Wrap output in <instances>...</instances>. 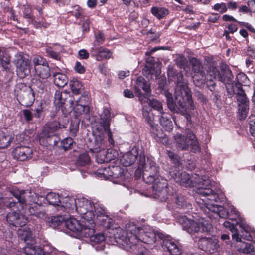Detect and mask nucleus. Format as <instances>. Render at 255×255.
Returning a JSON list of instances; mask_svg holds the SVG:
<instances>
[{"label":"nucleus","mask_w":255,"mask_h":255,"mask_svg":"<svg viewBox=\"0 0 255 255\" xmlns=\"http://www.w3.org/2000/svg\"><path fill=\"white\" fill-rule=\"evenodd\" d=\"M165 96L167 104L170 110L185 116L187 122L191 124V117L187 113V111L193 110L195 109V106L192 98L191 90L188 87L182 74L178 73L177 75L175 100L174 101L172 94L169 92H167Z\"/></svg>","instance_id":"obj_1"},{"label":"nucleus","mask_w":255,"mask_h":255,"mask_svg":"<svg viewBox=\"0 0 255 255\" xmlns=\"http://www.w3.org/2000/svg\"><path fill=\"white\" fill-rule=\"evenodd\" d=\"M164 237L162 233L157 231H145L133 223H129L126 225L125 235H123L120 239L121 244L128 251L134 252L139 249V244L144 243L146 246L145 249L148 248L149 245H152L157 241H161Z\"/></svg>","instance_id":"obj_2"},{"label":"nucleus","mask_w":255,"mask_h":255,"mask_svg":"<svg viewBox=\"0 0 255 255\" xmlns=\"http://www.w3.org/2000/svg\"><path fill=\"white\" fill-rule=\"evenodd\" d=\"M234 213L238 218V220H232V223L228 221L224 222L223 225L226 228H228L232 232L233 239L237 241L235 247L237 250L245 254H252L255 253L254 247L251 243H247L241 241L240 236L248 240H250L252 237L249 231V228L244 220L239 217V213L235 211Z\"/></svg>","instance_id":"obj_3"},{"label":"nucleus","mask_w":255,"mask_h":255,"mask_svg":"<svg viewBox=\"0 0 255 255\" xmlns=\"http://www.w3.org/2000/svg\"><path fill=\"white\" fill-rule=\"evenodd\" d=\"M210 181L209 179H202V182L200 181L199 187L196 191L201 198L199 200H196V203L203 204L209 211L213 209V206H216L214 203L218 202L219 200L218 195L210 188Z\"/></svg>","instance_id":"obj_4"},{"label":"nucleus","mask_w":255,"mask_h":255,"mask_svg":"<svg viewBox=\"0 0 255 255\" xmlns=\"http://www.w3.org/2000/svg\"><path fill=\"white\" fill-rule=\"evenodd\" d=\"M178 221L183 229L190 234L199 231L209 232L212 227L211 224L207 221L197 222L185 216H180Z\"/></svg>","instance_id":"obj_5"},{"label":"nucleus","mask_w":255,"mask_h":255,"mask_svg":"<svg viewBox=\"0 0 255 255\" xmlns=\"http://www.w3.org/2000/svg\"><path fill=\"white\" fill-rule=\"evenodd\" d=\"M111 112L108 109H104L100 115V118L98 121L99 125L97 126L96 129L99 131L103 130L107 134L109 147H112L114 145V140L113 138L112 133L110 129Z\"/></svg>","instance_id":"obj_6"},{"label":"nucleus","mask_w":255,"mask_h":255,"mask_svg":"<svg viewBox=\"0 0 255 255\" xmlns=\"http://www.w3.org/2000/svg\"><path fill=\"white\" fill-rule=\"evenodd\" d=\"M13 62L16 66L17 73L20 77L24 78L30 74V61L23 53H17L14 56Z\"/></svg>","instance_id":"obj_7"},{"label":"nucleus","mask_w":255,"mask_h":255,"mask_svg":"<svg viewBox=\"0 0 255 255\" xmlns=\"http://www.w3.org/2000/svg\"><path fill=\"white\" fill-rule=\"evenodd\" d=\"M220 69L219 81L225 85L228 96H232L234 93V87L237 83L233 81V75L227 65L221 64Z\"/></svg>","instance_id":"obj_8"},{"label":"nucleus","mask_w":255,"mask_h":255,"mask_svg":"<svg viewBox=\"0 0 255 255\" xmlns=\"http://www.w3.org/2000/svg\"><path fill=\"white\" fill-rule=\"evenodd\" d=\"M149 183L151 184V183ZM151 183L153 184V194L154 198L161 200L165 199L168 193L167 180L160 176Z\"/></svg>","instance_id":"obj_9"},{"label":"nucleus","mask_w":255,"mask_h":255,"mask_svg":"<svg viewBox=\"0 0 255 255\" xmlns=\"http://www.w3.org/2000/svg\"><path fill=\"white\" fill-rule=\"evenodd\" d=\"M159 167L152 160L148 159V164L143 170L142 178L146 183H151L159 177Z\"/></svg>","instance_id":"obj_10"},{"label":"nucleus","mask_w":255,"mask_h":255,"mask_svg":"<svg viewBox=\"0 0 255 255\" xmlns=\"http://www.w3.org/2000/svg\"><path fill=\"white\" fill-rule=\"evenodd\" d=\"M141 89L144 90L147 94L150 93L151 89L150 84L142 77H139L136 81L135 85V92L136 95L139 97V100L142 104L148 102L149 99L142 94L140 91Z\"/></svg>","instance_id":"obj_11"},{"label":"nucleus","mask_w":255,"mask_h":255,"mask_svg":"<svg viewBox=\"0 0 255 255\" xmlns=\"http://www.w3.org/2000/svg\"><path fill=\"white\" fill-rule=\"evenodd\" d=\"M198 245L199 248L210 254L215 252L219 247L218 240L214 238H201Z\"/></svg>","instance_id":"obj_12"},{"label":"nucleus","mask_w":255,"mask_h":255,"mask_svg":"<svg viewBox=\"0 0 255 255\" xmlns=\"http://www.w3.org/2000/svg\"><path fill=\"white\" fill-rule=\"evenodd\" d=\"M7 222L15 227H22L27 223V218L24 215L18 212L11 211L6 216Z\"/></svg>","instance_id":"obj_13"},{"label":"nucleus","mask_w":255,"mask_h":255,"mask_svg":"<svg viewBox=\"0 0 255 255\" xmlns=\"http://www.w3.org/2000/svg\"><path fill=\"white\" fill-rule=\"evenodd\" d=\"M162 246L164 249H166L172 255H180L183 251L182 246L176 241L165 238L161 240Z\"/></svg>","instance_id":"obj_14"},{"label":"nucleus","mask_w":255,"mask_h":255,"mask_svg":"<svg viewBox=\"0 0 255 255\" xmlns=\"http://www.w3.org/2000/svg\"><path fill=\"white\" fill-rule=\"evenodd\" d=\"M32 153V149L27 146H18L12 151L14 158L21 161L30 159Z\"/></svg>","instance_id":"obj_15"},{"label":"nucleus","mask_w":255,"mask_h":255,"mask_svg":"<svg viewBox=\"0 0 255 255\" xmlns=\"http://www.w3.org/2000/svg\"><path fill=\"white\" fill-rule=\"evenodd\" d=\"M233 90L234 93L233 95L229 97L232 98L236 94L238 106L249 105V100L244 90L242 88V85L241 83L237 82V83L235 84Z\"/></svg>","instance_id":"obj_16"},{"label":"nucleus","mask_w":255,"mask_h":255,"mask_svg":"<svg viewBox=\"0 0 255 255\" xmlns=\"http://www.w3.org/2000/svg\"><path fill=\"white\" fill-rule=\"evenodd\" d=\"M102 174L113 179H120L121 180L125 179L124 169L119 166H110L105 168Z\"/></svg>","instance_id":"obj_17"},{"label":"nucleus","mask_w":255,"mask_h":255,"mask_svg":"<svg viewBox=\"0 0 255 255\" xmlns=\"http://www.w3.org/2000/svg\"><path fill=\"white\" fill-rule=\"evenodd\" d=\"M160 73L159 66L157 63L149 62L142 69V74L148 79H153L154 77L157 78Z\"/></svg>","instance_id":"obj_18"},{"label":"nucleus","mask_w":255,"mask_h":255,"mask_svg":"<svg viewBox=\"0 0 255 255\" xmlns=\"http://www.w3.org/2000/svg\"><path fill=\"white\" fill-rule=\"evenodd\" d=\"M138 154L137 148L134 147L129 152L123 155L121 159V162L124 166H129L134 163Z\"/></svg>","instance_id":"obj_19"},{"label":"nucleus","mask_w":255,"mask_h":255,"mask_svg":"<svg viewBox=\"0 0 255 255\" xmlns=\"http://www.w3.org/2000/svg\"><path fill=\"white\" fill-rule=\"evenodd\" d=\"M101 133L99 135H96L95 137L94 142L91 145L90 150L93 152H99L101 150H103L106 148L104 135L103 133L104 131H100Z\"/></svg>","instance_id":"obj_20"},{"label":"nucleus","mask_w":255,"mask_h":255,"mask_svg":"<svg viewBox=\"0 0 255 255\" xmlns=\"http://www.w3.org/2000/svg\"><path fill=\"white\" fill-rule=\"evenodd\" d=\"M19 99L21 105L26 107L31 106L35 99L34 93L31 90H27L20 93Z\"/></svg>","instance_id":"obj_21"},{"label":"nucleus","mask_w":255,"mask_h":255,"mask_svg":"<svg viewBox=\"0 0 255 255\" xmlns=\"http://www.w3.org/2000/svg\"><path fill=\"white\" fill-rule=\"evenodd\" d=\"M11 193L17 199L18 202L22 205L29 202V194H31L28 191L19 190L16 188H13Z\"/></svg>","instance_id":"obj_22"},{"label":"nucleus","mask_w":255,"mask_h":255,"mask_svg":"<svg viewBox=\"0 0 255 255\" xmlns=\"http://www.w3.org/2000/svg\"><path fill=\"white\" fill-rule=\"evenodd\" d=\"M78 200L73 197H65L61 201L60 208H65L69 212H73L77 209Z\"/></svg>","instance_id":"obj_23"},{"label":"nucleus","mask_w":255,"mask_h":255,"mask_svg":"<svg viewBox=\"0 0 255 255\" xmlns=\"http://www.w3.org/2000/svg\"><path fill=\"white\" fill-rule=\"evenodd\" d=\"M69 99H73L68 93L56 91L55 93L54 103L56 107L60 108L67 100Z\"/></svg>","instance_id":"obj_24"},{"label":"nucleus","mask_w":255,"mask_h":255,"mask_svg":"<svg viewBox=\"0 0 255 255\" xmlns=\"http://www.w3.org/2000/svg\"><path fill=\"white\" fill-rule=\"evenodd\" d=\"M65 226L68 229L77 234L82 229V224L78 220L74 218L66 219V222H65Z\"/></svg>","instance_id":"obj_25"},{"label":"nucleus","mask_w":255,"mask_h":255,"mask_svg":"<svg viewBox=\"0 0 255 255\" xmlns=\"http://www.w3.org/2000/svg\"><path fill=\"white\" fill-rule=\"evenodd\" d=\"M53 81L54 84L58 87L63 88L68 82L67 76L63 73L55 72L53 73Z\"/></svg>","instance_id":"obj_26"},{"label":"nucleus","mask_w":255,"mask_h":255,"mask_svg":"<svg viewBox=\"0 0 255 255\" xmlns=\"http://www.w3.org/2000/svg\"><path fill=\"white\" fill-rule=\"evenodd\" d=\"M93 205L88 200L82 198L78 199L77 209L75 210L80 215L85 214L88 210H91Z\"/></svg>","instance_id":"obj_27"},{"label":"nucleus","mask_w":255,"mask_h":255,"mask_svg":"<svg viewBox=\"0 0 255 255\" xmlns=\"http://www.w3.org/2000/svg\"><path fill=\"white\" fill-rule=\"evenodd\" d=\"M69 103L70 105V107L73 109L76 116L84 114H88L89 112V107H85L75 103V100L73 99H69Z\"/></svg>","instance_id":"obj_28"},{"label":"nucleus","mask_w":255,"mask_h":255,"mask_svg":"<svg viewBox=\"0 0 255 255\" xmlns=\"http://www.w3.org/2000/svg\"><path fill=\"white\" fill-rule=\"evenodd\" d=\"M174 138L178 148L182 150H186L188 149L189 141L186 137L178 133L174 135Z\"/></svg>","instance_id":"obj_29"},{"label":"nucleus","mask_w":255,"mask_h":255,"mask_svg":"<svg viewBox=\"0 0 255 255\" xmlns=\"http://www.w3.org/2000/svg\"><path fill=\"white\" fill-rule=\"evenodd\" d=\"M161 114L162 115L159 119L160 125L165 130L170 131L173 129V125L170 119L169 115L165 112Z\"/></svg>","instance_id":"obj_30"},{"label":"nucleus","mask_w":255,"mask_h":255,"mask_svg":"<svg viewBox=\"0 0 255 255\" xmlns=\"http://www.w3.org/2000/svg\"><path fill=\"white\" fill-rule=\"evenodd\" d=\"M35 70L36 74L42 79H47L50 76V69L48 63L36 67Z\"/></svg>","instance_id":"obj_31"},{"label":"nucleus","mask_w":255,"mask_h":255,"mask_svg":"<svg viewBox=\"0 0 255 255\" xmlns=\"http://www.w3.org/2000/svg\"><path fill=\"white\" fill-rule=\"evenodd\" d=\"M187 136L188 140L190 141L189 147L190 146L191 151L194 153L199 152L201 148L195 135L192 132H189Z\"/></svg>","instance_id":"obj_32"},{"label":"nucleus","mask_w":255,"mask_h":255,"mask_svg":"<svg viewBox=\"0 0 255 255\" xmlns=\"http://www.w3.org/2000/svg\"><path fill=\"white\" fill-rule=\"evenodd\" d=\"M92 55L95 57L97 60L101 61L104 59H109L110 58L112 53L109 50L100 47L96 49V53H92Z\"/></svg>","instance_id":"obj_33"},{"label":"nucleus","mask_w":255,"mask_h":255,"mask_svg":"<svg viewBox=\"0 0 255 255\" xmlns=\"http://www.w3.org/2000/svg\"><path fill=\"white\" fill-rule=\"evenodd\" d=\"M150 128V131L152 137L158 142L160 141L161 138H163L164 135L161 129L158 127V125L154 122L149 124Z\"/></svg>","instance_id":"obj_34"},{"label":"nucleus","mask_w":255,"mask_h":255,"mask_svg":"<svg viewBox=\"0 0 255 255\" xmlns=\"http://www.w3.org/2000/svg\"><path fill=\"white\" fill-rule=\"evenodd\" d=\"M97 220L100 225L103 226L107 228H111L113 227L114 220L107 214L99 216L97 218Z\"/></svg>","instance_id":"obj_35"},{"label":"nucleus","mask_w":255,"mask_h":255,"mask_svg":"<svg viewBox=\"0 0 255 255\" xmlns=\"http://www.w3.org/2000/svg\"><path fill=\"white\" fill-rule=\"evenodd\" d=\"M24 253L26 255H45L43 249L38 246H27L24 248Z\"/></svg>","instance_id":"obj_36"},{"label":"nucleus","mask_w":255,"mask_h":255,"mask_svg":"<svg viewBox=\"0 0 255 255\" xmlns=\"http://www.w3.org/2000/svg\"><path fill=\"white\" fill-rule=\"evenodd\" d=\"M46 200L48 203L54 206H60L61 203V200L59 194L51 192L48 193L46 196Z\"/></svg>","instance_id":"obj_37"},{"label":"nucleus","mask_w":255,"mask_h":255,"mask_svg":"<svg viewBox=\"0 0 255 255\" xmlns=\"http://www.w3.org/2000/svg\"><path fill=\"white\" fill-rule=\"evenodd\" d=\"M18 234L21 236V239L25 242L32 241L34 236L33 231L29 228H25L23 229H19Z\"/></svg>","instance_id":"obj_38"},{"label":"nucleus","mask_w":255,"mask_h":255,"mask_svg":"<svg viewBox=\"0 0 255 255\" xmlns=\"http://www.w3.org/2000/svg\"><path fill=\"white\" fill-rule=\"evenodd\" d=\"M66 219L62 216H54L51 218L49 222L50 226L55 228L58 226H65Z\"/></svg>","instance_id":"obj_39"},{"label":"nucleus","mask_w":255,"mask_h":255,"mask_svg":"<svg viewBox=\"0 0 255 255\" xmlns=\"http://www.w3.org/2000/svg\"><path fill=\"white\" fill-rule=\"evenodd\" d=\"M13 138L11 136L6 135L5 133H0V148L7 147L11 142Z\"/></svg>","instance_id":"obj_40"},{"label":"nucleus","mask_w":255,"mask_h":255,"mask_svg":"<svg viewBox=\"0 0 255 255\" xmlns=\"http://www.w3.org/2000/svg\"><path fill=\"white\" fill-rule=\"evenodd\" d=\"M151 11L152 14L159 19L168 14V10L163 7H153Z\"/></svg>","instance_id":"obj_41"},{"label":"nucleus","mask_w":255,"mask_h":255,"mask_svg":"<svg viewBox=\"0 0 255 255\" xmlns=\"http://www.w3.org/2000/svg\"><path fill=\"white\" fill-rule=\"evenodd\" d=\"M213 209L210 210L213 212L215 215L222 218H226L228 217V213L226 209L220 206H213Z\"/></svg>","instance_id":"obj_42"},{"label":"nucleus","mask_w":255,"mask_h":255,"mask_svg":"<svg viewBox=\"0 0 255 255\" xmlns=\"http://www.w3.org/2000/svg\"><path fill=\"white\" fill-rule=\"evenodd\" d=\"M145 103H148L154 109L159 111L160 114L164 113L162 104L159 101L155 99L152 100L149 99V101L144 103L143 105Z\"/></svg>","instance_id":"obj_43"},{"label":"nucleus","mask_w":255,"mask_h":255,"mask_svg":"<svg viewBox=\"0 0 255 255\" xmlns=\"http://www.w3.org/2000/svg\"><path fill=\"white\" fill-rule=\"evenodd\" d=\"M90 161V158L88 154L87 153H84L79 156L76 165L77 166H84L88 165Z\"/></svg>","instance_id":"obj_44"},{"label":"nucleus","mask_w":255,"mask_h":255,"mask_svg":"<svg viewBox=\"0 0 255 255\" xmlns=\"http://www.w3.org/2000/svg\"><path fill=\"white\" fill-rule=\"evenodd\" d=\"M191 62L192 64V70L195 74L205 73L203 70V66L199 61L195 58H193L191 60Z\"/></svg>","instance_id":"obj_45"},{"label":"nucleus","mask_w":255,"mask_h":255,"mask_svg":"<svg viewBox=\"0 0 255 255\" xmlns=\"http://www.w3.org/2000/svg\"><path fill=\"white\" fill-rule=\"evenodd\" d=\"M92 245L103 243L105 240V237L103 233L96 234L91 236L90 239Z\"/></svg>","instance_id":"obj_46"},{"label":"nucleus","mask_w":255,"mask_h":255,"mask_svg":"<svg viewBox=\"0 0 255 255\" xmlns=\"http://www.w3.org/2000/svg\"><path fill=\"white\" fill-rule=\"evenodd\" d=\"M70 86L73 93L79 94L81 93L82 85L79 81L75 80L70 81Z\"/></svg>","instance_id":"obj_47"},{"label":"nucleus","mask_w":255,"mask_h":255,"mask_svg":"<svg viewBox=\"0 0 255 255\" xmlns=\"http://www.w3.org/2000/svg\"><path fill=\"white\" fill-rule=\"evenodd\" d=\"M180 179L181 181H178V183L181 186L184 187H188L191 186V181L190 180L189 175L183 172L182 175L180 176Z\"/></svg>","instance_id":"obj_48"},{"label":"nucleus","mask_w":255,"mask_h":255,"mask_svg":"<svg viewBox=\"0 0 255 255\" xmlns=\"http://www.w3.org/2000/svg\"><path fill=\"white\" fill-rule=\"evenodd\" d=\"M193 79L195 85L200 87L205 82V73L195 74L193 76Z\"/></svg>","instance_id":"obj_49"},{"label":"nucleus","mask_w":255,"mask_h":255,"mask_svg":"<svg viewBox=\"0 0 255 255\" xmlns=\"http://www.w3.org/2000/svg\"><path fill=\"white\" fill-rule=\"evenodd\" d=\"M176 202L179 208H184L191 207V205L188 203L186 199L182 195L177 196Z\"/></svg>","instance_id":"obj_50"},{"label":"nucleus","mask_w":255,"mask_h":255,"mask_svg":"<svg viewBox=\"0 0 255 255\" xmlns=\"http://www.w3.org/2000/svg\"><path fill=\"white\" fill-rule=\"evenodd\" d=\"M94 232V229L93 228L87 227L85 226H83L82 225V229L79 231V232L78 233V234L85 237H89L90 238L91 236L93 235Z\"/></svg>","instance_id":"obj_51"},{"label":"nucleus","mask_w":255,"mask_h":255,"mask_svg":"<svg viewBox=\"0 0 255 255\" xmlns=\"http://www.w3.org/2000/svg\"><path fill=\"white\" fill-rule=\"evenodd\" d=\"M142 114L144 118L145 119L146 121L149 124H150L151 123L154 122L153 120V115L152 113H150V111L148 110V108L146 107V106L144 105L142 108Z\"/></svg>","instance_id":"obj_52"},{"label":"nucleus","mask_w":255,"mask_h":255,"mask_svg":"<svg viewBox=\"0 0 255 255\" xmlns=\"http://www.w3.org/2000/svg\"><path fill=\"white\" fill-rule=\"evenodd\" d=\"M183 172H181L177 167L172 168L169 171L171 176L177 183H178V181H181L180 178V176H182Z\"/></svg>","instance_id":"obj_53"},{"label":"nucleus","mask_w":255,"mask_h":255,"mask_svg":"<svg viewBox=\"0 0 255 255\" xmlns=\"http://www.w3.org/2000/svg\"><path fill=\"white\" fill-rule=\"evenodd\" d=\"M238 117L240 120H244L247 116L249 105H243L238 106Z\"/></svg>","instance_id":"obj_54"},{"label":"nucleus","mask_w":255,"mask_h":255,"mask_svg":"<svg viewBox=\"0 0 255 255\" xmlns=\"http://www.w3.org/2000/svg\"><path fill=\"white\" fill-rule=\"evenodd\" d=\"M10 57L6 52H3L1 57V64L2 67L5 69H8L10 65Z\"/></svg>","instance_id":"obj_55"},{"label":"nucleus","mask_w":255,"mask_h":255,"mask_svg":"<svg viewBox=\"0 0 255 255\" xmlns=\"http://www.w3.org/2000/svg\"><path fill=\"white\" fill-rule=\"evenodd\" d=\"M220 75V71L215 66H211L208 71V75L211 79H216L217 78L219 80V75Z\"/></svg>","instance_id":"obj_56"},{"label":"nucleus","mask_w":255,"mask_h":255,"mask_svg":"<svg viewBox=\"0 0 255 255\" xmlns=\"http://www.w3.org/2000/svg\"><path fill=\"white\" fill-rule=\"evenodd\" d=\"M45 50L47 55L49 57L56 60H61V56L60 54L58 52L54 51L51 47H48Z\"/></svg>","instance_id":"obj_57"},{"label":"nucleus","mask_w":255,"mask_h":255,"mask_svg":"<svg viewBox=\"0 0 255 255\" xmlns=\"http://www.w3.org/2000/svg\"><path fill=\"white\" fill-rule=\"evenodd\" d=\"M93 206L94 207L93 208L95 209V211L97 215V218L99 217V216L108 213L105 208L102 205L95 204Z\"/></svg>","instance_id":"obj_58"},{"label":"nucleus","mask_w":255,"mask_h":255,"mask_svg":"<svg viewBox=\"0 0 255 255\" xmlns=\"http://www.w3.org/2000/svg\"><path fill=\"white\" fill-rule=\"evenodd\" d=\"M106 154V163H108L114 160L117 155L116 151L112 150L111 149H108L105 151Z\"/></svg>","instance_id":"obj_59"},{"label":"nucleus","mask_w":255,"mask_h":255,"mask_svg":"<svg viewBox=\"0 0 255 255\" xmlns=\"http://www.w3.org/2000/svg\"><path fill=\"white\" fill-rule=\"evenodd\" d=\"M213 9L220 13H224L227 11L228 8L226 3L222 2L221 3H216L213 6Z\"/></svg>","instance_id":"obj_60"},{"label":"nucleus","mask_w":255,"mask_h":255,"mask_svg":"<svg viewBox=\"0 0 255 255\" xmlns=\"http://www.w3.org/2000/svg\"><path fill=\"white\" fill-rule=\"evenodd\" d=\"M33 63L35 69H36V67H39V66L47 64L46 60L39 55L36 56L33 58Z\"/></svg>","instance_id":"obj_61"},{"label":"nucleus","mask_w":255,"mask_h":255,"mask_svg":"<svg viewBox=\"0 0 255 255\" xmlns=\"http://www.w3.org/2000/svg\"><path fill=\"white\" fill-rule=\"evenodd\" d=\"M89 98L87 96L82 95L78 100L75 101V103L85 107L88 106Z\"/></svg>","instance_id":"obj_62"},{"label":"nucleus","mask_w":255,"mask_h":255,"mask_svg":"<svg viewBox=\"0 0 255 255\" xmlns=\"http://www.w3.org/2000/svg\"><path fill=\"white\" fill-rule=\"evenodd\" d=\"M69 12L76 17L80 18L82 14V10L78 5H74L72 6V9Z\"/></svg>","instance_id":"obj_63"},{"label":"nucleus","mask_w":255,"mask_h":255,"mask_svg":"<svg viewBox=\"0 0 255 255\" xmlns=\"http://www.w3.org/2000/svg\"><path fill=\"white\" fill-rule=\"evenodd\" d=\"M249 122L250 132L253 136H255V116L249 118Z\"/></svg>","instance_id":"obj_64"}]
</instances>
